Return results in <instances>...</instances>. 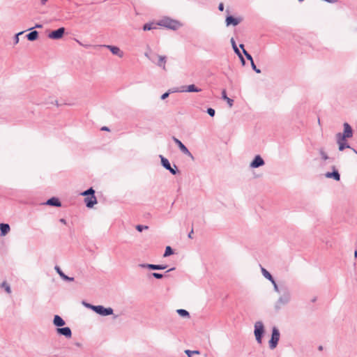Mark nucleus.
Masks as SVG:
<instances>
[{
  "label": "nucleus",
  "mask_w": 357,
  "mask_h": 357,
  "mask_svg": "<svg viewBox=\"0 0 357 357\" xmlns=\"http://www.w3.org/2000/svg\"><path fill=\"white\" fill-rule=\"evenodd\" d=\"M158 25L162 26L169 29L176 30L181 26V24L177 20H172L170 18H165L162 20L158 23Z\"/></svg>",
  "instance_id": "obj_1"
},
{
  "label": "nucleus",
  "mask_w": 357,
  "mask_h": 357,
  "mask_svg": "<svg viewBox=\"0 0 357 357\" xmlns=\"http://www.w3.org/2000/svg\"><path fill=\"white\" fill-rule=\"evenodd\" d=\"M344 131L342 133L338 132L336 134V137H340L341 141H346L347 139L351 138L353 136V129L351 126L347 122L343 124Z\"/></svg>",
  "instance_id": "obj_2"
},
{
  "label": "nucleus",
  "mask_w": 357,
  "mask_h": 357,
  "mask_svg": "<svg viewBox=\"0 0 357 357\" xmlns=\"http://www.w3.org/2000/svg\"><path fill=\"white\" fill-rule=\"evenodd\" d=\"M254 333L257 343L261 344L262 337L264 333V326L261 321H259L255 324Z\"/></svg>",
  "instance_id": "obj_3"
},
{
  "label": "nucleus",
  "mask_w": 357,
  "mask_h": 357,
  "mask_svg": "<svg viewBox=\"0 0 357 357\" xmlns=\"http://www.w3.org/2000/svg\"><path fill=\"white\" fill-rule=\"evenodd\" d=\"M280 333L278 328L275 326H273L272 328L271 337L268 342L269 347L271 349H274L275 348H276L280 340Z\"/></svg>",
  "instance_id": "obj_4"
},
{
  "label": "nucleus",
  "mask_w": 357,
  "mask_h": 357,
  "mask_svg": "<svg viewBox=\"0 0 357 357\" xmlns=\"http://www.w3.org/2000/svg\"><path fill=\"white\" fill-rule=\"evenodd\" d=\"M289 301H290V294H289V291H287V289H284L282 292V294L281 295V296L279 298V299L276 302V304H275L276 310H280L282 306L287 304Z\"/></svg>",
  "instance_id": "obj_5"
},
{
  "label": "nucleus",
  "mask_w": 357,
  "mask_h": 357,
  "mask_svg": "<svg viewBox=\"0 0 357 357\" xmlns=\"http://www.w3.org/2000/svg\"><path fill=\"white\" fill-rule=\"evenodd\" d=\"M173 141L175 142V144L178 146L180 151L185 155L190 157L192 160H194V156L190 153V151L188 150V149L181 142V140L177 139L175 137H172Z\"/></svg>",
  "instance_id": "obj_6"
},
{
  "label": "nucleus",
  "mask_w": 357,
  "mask_h": 357,
  "mask_svg": "<svg viewBox=\"0 0 357 357\" xmlns=\"http://www.w3.org/2000/svg\"><path fill=\"white\" fill-rule=\"evenodd\" d=\"M65 31H66V29L64 27H60L56 30H54V31H51L48 34V37L53 40L61 39L63 36Z\"/></svg>",
  "instance_id": "obj_7"
},
{
  "label": "nucleus",
  "mask_w": 357,
  "mask_h": 357,
  "mask_svg": "<svg viewBox=\"0 0 357 357\" xmlns=\"http://www.w3.org/2000/svg\"><path fill=\"white\" fill-rule=\"evenodd\" d=\"M139 266L142 268H147L151 270H164L167 266L162 264H140Z\"/></svg>",
  "instance_id": "obj_8"
},
{
  "label": "nucleus",
  "mask_w": 357,
  "mask_h": 357,
  "mask_svg": "<svg viewBox=\"0 0 357 357\" xmlns=\"http://www.w3.org/2000/svg\"><path fill=\"white\" fill-rule=\"evenodd\" d=\"M264 163V159L259 155H257L251 162L250 167L251 168H258L263 166Z\"/></svg>",
  "instance_id": "obj_9"
},
{
  "label": "nucleus",
  "mask_w": 357,
  "mask_h": 357,
  "mask_svg": "<svg viewBox=\"0 0 357 357\" xmlns=\"http://www.w3.org/2000/svg\"><path fill=\"white\" fill-rule=\"evenodd\" d=\"M242 21L241 17H234L231 15H228L226 17L225 22L227 26L233 25L237 26Z\"/></svg>",
  "instance_id": "obj_10"
},
{
  "label": "nucleus",
  "mask_w": 357,
  "mask_h": 357,
  "mask_svg": "<svg viewBox=\"0 0 357 357\" xmlns=\"http://www.w3.org/2000/svg\"><path fill=\"white\" fill-rule=\"evenodd\" d=\"M102 47L109 49L113 54L116 55L120 58H122L123 56V54H124L123 52L121 51L119 49V47H118L116 46L105 45H102Z\"/></svg>",
  "instance_id": "obj_11"
},
{
  "label": "nucleus",
  "mask_w": 357,
  "mask_h": 357,
  "mask_svg": "<svg viewBox=\"0 0 357 357\" xmlns=\"http://www.w3.org/2000/svg\"><path fill=\"white\" fill-rule=\"evenodd\" d=\"M56 332L60 335H63L67 338H70L72 336V331L69 327L57 328Z\"/></svg>",
  "instance_id": "obj_12"
},
{
  "label": "nucleus",
  "mask_w": 357,
  "mask_h": 357,
  "mask_svg": "<svg viewBox=\"0 0 357 357\" xmlns=\"http://www.w3.org/2000/svg\"><path fill=\"white\" fill-rule=\"evenodd\" d=\"M202 89L198 88L195 84H190L188 86H183L179 91L181 92H200Z\"/></svg>",
  "instance_id": "obj_13"
},
{
  "label": "nucleus",
  "mask_w": 357,
  "mask_h": 357,
  "mask_svg": "<svg viewBox=\"0 0 357 357\" xmlns=\"http://www.w3.org/2000/svg\"><path fill=\"white\" fill-rule=\"evenodd\" d=\"M84 202L86 204V207L92 208L97 203V199L96 197L95 196V194H93L91 196L85 197Z\"/></svg>",
  "instance_id": "obj_14"
},
{
  "label": "nucleus",
  "mask_w": 357,
  "mask_h": 357,
  "mask_svg": "<svg viewBox=\"0 0 357 357\" xmlns=\"http://www.w3.org/2000/svg\"><path fill=\"white\" fill-rule=\"evenodd\" d=\"M332 172H326L325 176L328 178H333L335 181H339L340 180V175L338 171L335 169V167H333Z\"/></svg>",
  "instance_id": "obj_15"
},
{
  "label": "nucleus",
  "mask_w": 357,
  "mask_h": 357,
  "mask_svg": "<svg viewBox=\"0 0 357 357\" xmlns=\"http://www.w3.org/2000/svg\"><path fill=\"white\" fill-rule=\"evenodd\" d=\"M54 269L55 271H56V273L59 275V276L63 280H66V281H69V282H73L74 281V278L73 277H69L68 275H66L62 271L61 269L60 268L59 266H55L54 267Z\"/></svg>",
  "instance_id": "obj_16"
},
{
  "label": "nucleus",
  "mask_w": 357,
  "mask_h": 357,
  "mask_svg": "<svg viewBox=\"0 0 357 357\" xmlns=\"http://www.w3.org/2000/svg\"><path fill=\"white\" fill-rule=\"evenodd\" d=\"M45 204H47V205H49V206H56V207H59L61 206V202L59 201V199L56 197H52L50 199H49L45 203Z\"/></svg>",
  "instance_id": "obj_17"
},
{
  "label": "nucleus",
  "mask_w": 357,
  "mask_h": 357,
  "mask_svg": "<svg viewBox=\"0 0 357 357\" xmlns=\"http://www.w3.org/2000/svg\"><path fill=\"white\" fill-rule=\"evenodd\" d=\"M10 225L6 223L0 224V235L2 236H6L10 231Z\"/></svg>",
  "instance_id": "obj_18"
},
{
  "label": "nucleus",
  "mask_w": 357,
  "mask_h": 357,
  "mask_svg": "<svg viewBox=\"0 0 357 357\" xmlns=\"http://www.w3.org/2000/svg\"><path fill=\"white\" fill-rule=\"evenodd\" d=\"M337 142L339 145V151H342L345 149H351L346 141H341L340 137H336Z\"/></svg>",
  "instance_id": "obj_19"
},
{
  "label": "nucleus",
  "mask_w": 357,
  "mask_h": 357,
  "mask_svg": "<svg viewBox=\"0 0 357 357\" xmlns=\"http://www.w3.org/2000/svg\"><path fill=\"white\" fill-rule=\"evenodd\" d=\"M54 324L57 327H61L65 325V321L59 315L56 314L53 320Z\"/></svg>",
  "instance_id": "obj_20"
},
{
  "label": "nucleus",
  "mask_w": 357,
  "mask_h": 357,
  "mask_svg": "<svg viewBox=\"0 0 357 357\" xmlns=\"http://www.w3.org/2000/svg\"><path fill=\"white\" fill-rule=\"evenodd\" d=\"M158 61L156 63V65L160 68H162L163 70H165V64L167 61V57L165 56H158Z\"/></svg>",
  "instance_id": "obj_21"
},
{
  "label": "nucleus",
  "mask_w": 357,
  "mask_h": 357,
  "mask_svg": "<svg viewBox=\"0 0 357 357\" xmlns=\"http://www.w3.org/2000/svg\"><path fill=\"white\" fill-rule=\"evenodd\" d=\"M28 40L34 41L38 38V32L37 31H32L26 36Z\"/></svg>",
  "instance_id": "obj_22"
},
{
  "label": "nucleus",
  "mask_w": 357,
  "mask_h": 357,
  "mask_svg": "<svg viewBox=\"0 0 357 357\" xmlns=\"http://www.w3.org/2000/svg\"><path fill=\"white\" fill-rule=\"evenodd\" d=\"M160 160H161V165H162V166L165 169H166L167 170V169H170L171 164H170L169 161L168 160V159H167L166 158H165L162 155H160Z\"/></svg>",
  "instance_id": "obj_23"
},
{
  "label": "nucleus",
  "mask_w": 357,
  "mask_h": 357,
  "mask_svg": "<svg viewBox=\"0 0 357 357\" xmlns=\"http://www.w3.org/2000/svg\"><path fill=\"white\" fill-rule=\"evenodd\" d=\"M96 309V312H114L112 307H104L102 305H97Z\"/></svg>",
  "instance_id": "obj_24"
},
{
  "label": "nucleus",
  "mask_w": 357,
  "mask_h": 357,
  "mask_svg": "<svg viewBox=\"0 0 357 357\" xmlns=\"http://www.w3.org/2000/svg\"><path fill=\"white\" fill-rule=\"evenodd\" d=\"M222 98L227 101L229 107L233 105L234 100L227 97L225 89H223L222 91Z\"/></svg>",
  "instance_id": "obj_25"
},
{
  "label": "nucleus",
  "mask_w": 357,
  "mask_h": 357,
  "mask_svg": "<svg viewBox=\"0 0 357 357\" xmlns=\"http://www.w3.org/2000/svg\"><path fill=\"white\" fill-rule=\"evenodd\" d=\"M239 47L243 50V53L244 54L247 59L249 60L250 63H252V61H253L252 56L244 49V45L240 44Z\"/></svg>",
  "instance_id": "obj_26"
},
{
  "label": "nucleus",
  "mask_w": 357,
  "mask_h": 357,
  "mask_svg": "<svg viewBox=\"0 0 357 357\" xmlns=\"http://www.w3.org/2000/svg\"><path fill=\"white\" fill-rule=\"evenodd\" d=\"M261 273L263 274V275L268 280H273V276L272 275L266 270L264 268L261 267Z\"/></svg>",
  "instance_id": "obj_27"
},
{
  "label": "nucleus",
  "mask_w": 357,
  "mask_h": 357,
  "mask_svg": "<svg viewBox=\"0 0 357 357\" xmlns=\"http://www.w3.org/2000/svg\"><path fill=\"white\" fill-rule=\"evenodd\" d=\"M231 45H232V48L234 50V52L237 54V55H240V50L238 48L237 45H236V43L234 40V39L233 38H231Z\"/></svg>",
  "instance_id": "obj_28"
},
{
  "label": "nucleus",
  "mask_w": 357,
  "mask_h": 357,
  "mask_svg": "<svg viewBox=\"0 0 357 357\" xmlns=\"http://www.w3.org/2000/svg\"><path fill=\"white\" fill-rule=\"evenodd\" d=\"M93 194H95V190L93 189V188H89L88 190L82 192L81 193V195L86 197L91 196Z\"/></svg>",
  "instance_id": "obj_29"
},
{
  "label": "nucleus",
  "mask_w": 357,
  "mask_h": 357,
  "mask_svg": "<svg viewBox=\"0 0 357 357\" xmlns=\"http://www.w3.org/2000/svg\"><path fill=\"white\" fill-rule=\"evenodd\" d=\"M319 154L321 157V159L324 160H330L331 162L333 160L332 158H329L326 153L324 151L323 149L319 150Z\"/></svg>",
  "instance_id": "obj_30"
},
{
  "label": "nucleus",
  "mask_w": 357,
  "mask_h": 357,
  "mask_svg": "<svg viewBox=\"0 0 357 357\" xmlns=\"http://www.w3.org/2000/svg\"><path fill=\"white\" fill-rule=\"evenodd\" d=\"M174 254V250L170 246H167L163 257H166Z\"/></svg>",
  "instance_id": "obj_31"
},
{
  "label": "nucleus",
  "mask_w": 357,
  "mask_h": 357,
  "mask_svg": "<svg viewBox=\"0 0 357 357\" xmlns=\"http://www.w3.org/2000/svg\"><path fill=\"white\" fill-rule=\"evenodd\" d=\"M185 354L188 356V357H192L193 354H199L200 352L198 350H185Z\"/></svg>",
  "instance_id": "obj_32"
},
{
  "label": "nucleus",
  "mask_w": 357,
  "mask_h": 357,
  "mask_svg": "<svg viewBox=\"0 0 357 357\" xmlns=\"http://www.w3.org/2000/svg\"><path fill=\"white\" fill-rule=\"evenodd\" d=\"M82 303L83 305H84L87 308L91 309V310H93L95 312H96L97 310L96 309V307H97V305H91L90 303H86L84 301H83L82 302Z\"/></svg>",
  "instance_id": "obj_33"
},
{
  "label": "nucleus",
  "mask_w": 357,
  "mask_h": 357,
  "mask_svg": "<svg viewBox=\"0 0 357 357\" xmlns=\"http://www.w3.org/2000/svg\"><path fill=\"white\" fill-rule=\"evenodd\" d=\"M1 287L3 288L8 294L11 292L10 287L6 282H3L1 284Z\"/></svg>",
  "instance_id": "obj_34"
},
{
  "label": "nucleus",
  "mask_w": 357,
  "mask_h": 357,
  "mask_svg": "<svg viewBox=\"0 0 357 357\" xmlns=\"http://www.w3.org/2000/svg\"><path fill=\"white\" fill-rule=\"evenodd\" d=\"M153 29H155V26H153V23H146L143 26L144 31H150Z\"/></svg>",
  "instance_id": "obj_35"
},
{
  "label": "nucleus",
  "mask_w": 357,
  "mask_h": 357,
  "mask_svg": "<svg viewBox=\"0 0 357 357\" xmlns=\"http://www.w3.org/2000/svg\"><path fill=\"white\" fill-rule=\"evenodd\" d=\"M151 276H152L156 279H162L164 277V275L162 273H152L149 275V278Z\"/></svg>",
  "instance_id": "obj_36"
},
{
  "label": "nucleus",
  "mask_w": 357,
  "mask_h": 357,
  "mask_svg": "<svg viewBox=\"0 0 357 357\" xmlns=\"http://www.w3.org/2000/svg\"><path fill=\"white\" fill-rule=\"evenodd\" d=\"M171 174L173 175L176 174L178 172V167L176 165H174L173 167H170V169H168Z\"/></svg>",
  "instance_id": "obj_37"
},
{
  "label": "nucleus",
  "mask_w": 357,
  "mask_h": 357,
  "mask_svg": "<svg viewBox=\"0 0 357 357\" xmlns=\"http://www.w3.org/2000/svg\"><path fill=\"white\" fill-rule=\"evenodd\" d=\"M148 229H149V227L146 225H138L136 226V229L139 232H142L143 230Z\"/></svg>",
  "instance_id": "obj_38"
},
{
  "label": "nucleus",
  "mask_w": 357,
  "mask_h": 357,
  "mask_svg": "<svg viewBox=\"0 0 357 357\" xmlns=\"http://www.w3.org/2000/svg\"><path fill=\"white\" fill-rule=\"evenodd\" d=\"M206 112H207V113H208V114L210 116H211V117L214 116H215V109H213V108H211V107L207 109Z\"/></svg>",
  "instance_id": "obj_39"
},
{
  "label": "nucleus",
  "mask_w": 357,
  "mask_h": 357,
  "mask_svg": "<svg viewBox=\"0 0 357 357\" xmlns=\"http://www.w3.org/2000/svg\"><path fill=\"white\" fill-rule=\"evenodd\" d=\"M251 63V67H252L253 70H255L257 73H261L260 69L257 68L256 65L254 63V61H252V63Z\"/></svg>",
  "instance_id": "obj_40"
},
{
  "label": "nucleus",
  "mask_w": 357,
  "mask_h": 357,
  "mask_svg": "<svg viewBox=\"0 0 357 357\" xmlns=\"http://www.w3.org/2000/svg\"><path fill=\"white\" fill-rule=\"evenodd\" d=\"M24 31L19 32L15 35L14 37V43L17 44L19 43V36L22 34Z\"/></svg>",
  "instance_id": "obj_41"
},
{
  "label": "nucleus",
  "mask_w": 357,
  "mask_h": 357,
  "mask_svg": "<svg viewBox=\"0 0 357 357\" xmlns=\"http://www.w3.org/2000/svg\"><path fill=\"white\" fill-rule=\"evenodd\" d=\"M150 53H151V50H149V52H146L144 53V55L146 57H147L150 61H151L152 62L155 63V61L153 59V58L150 55Z\"/></svg>",
  "instance_id": "obj_42"
},
{
  "label": "nucleus",
  "mask_w": 357,
  "mask_h": 357,
  "mask_svg": "<svg viewBox=\"0 0 357 357\" xmlns=\"http://www.w3.org/2000/svg\"><path fill=\"white\" fill-rule=\"evenodd\" d=\"M238 56L239 57L242 65L245 66V61L243 56H242L241 53H240V55H238Z\"/></svg>",
  "instance_id": "obj_43"
},
{
  "label": "nucleus",
  "mask_w": 357,
  "mask_h": 357,
  "mask_svg": "<svg viewBox=\"0 0 357 357\" xmlns=\"http://www.w3.org/2000/svg\"><path fill=\"white\" fill-rule=\"evenodd\" d=\"M169 93H170L169 92H165V93H163V94L161 96V99H162V100H165V99H166V98L169 96Z\"/></svg>",
  "instance_id": "obj_44"
},
{
  "label": "nucleus",
  "mask_w": 357,
  "mask_h": 357,
  "mask_svg": "<svg viewBox=\"0 0 357 357\" xmlns=\"http://www.w3.org/2000/svg\"><path fill=\"white\" fill-rule=\"evenodd\" d=\"M218 10L220 11H223L224 10V4L223 3H220L218 6Z\"/></svg>",
  "instance_id": "obj_45"
},
{
  "label": "nucleus",
  "mask_w": 357,
  "mask_h": 357,
  "mask_svg": "<svg viewBox=\"0 0 357 357\" xmlns=\"http://www.w3.org/2000/svg\"><path fill=\"white\" fill-rule=\"evenodd\" d=\"M193 233H194L193 228H192L191 231L189 232L188 236L189 238L192 239L193 238L192 237Z\"/></svg>",
  "instance_id": "obj_46"
},
{
  "label": "nucleus",
  "mask_w": 357,
  "mask_h": 357,
  "mask_svg": "<svg viewBox=\"0 0 357 357\" xmlns=\"http://www.w3.org/2000/svg\"><path fill=\"white\" fill-rule=\"evenodd\" d=\"M273 287H274V290H275L276 292H278V293H280V289H279V288H278V286L277 283H276V284H275Z\"/></svg>",
  "instance_id": "obj_47"
},
{
  "label": "nucleus",
  "mask_w": 357,
  "mask_h": 357,
  "mask_svg": "<svg viewBox=\"0 0 357 357\" xmlns=\"http://www.w3.org/2000/svg\"><path fill=\"white\" fill-rule=\"evenodd\" d=\"M176 312H181V313H183V312H188L186 310H184V309H178L176 310Z\"/></svg>",
  "instance_id": "obj_48"
},
{
  "label": "nucleus",
  "mask_w": 357,
  "mask_h": 357,
  "mask_svg": "<svg viewBox=\"0 0 357 357\" xmlns=\"http://www.w3.org/2000/svg\"><path fill=\"white\" fill-rule=\"evenodd\" d=\"M42 26H42V24H36L35 25L34 28H42ZM33 29V27H32V28H29L28 30H31V29Z\"/></svg>",
  "instance_id": "obj_49"
},
{
  "label": "nucleus",
  "mask_w": 357,
  "mask_h": 357,
  "mask_svg": "<svg viewBox=\"0 0 357 357\" xmlns=\"http://www.w3.org/2000/svg\"><path fill=\"white\" fill-rule=\"evenodd\" d=\"M183 318H190V314H179Z\"/></svg>",
  "instance_id": "obj_50"
},
{
  "label": "nucleus",
  "mask_w": 357,
  "mask_h": 357,
  "mask_svg": "<svg viewBox=\"0 0 357 357\" xmlns=\"http://www.w3.org/2000/svg\"><path fill=\"white\" fill-rule=\"evenodd\" d=\"M60 222L63 223V224H66V220L64 219V218H61L59 220Z\"/></svg>",
  "instance_id": "obj_51"
},
{
  "label": "nucleus",
  "mask_w": 357,
  "mask_h": 357,
  "mask_svg": "<svg viewBox=\"0 0 357 357\" xmlns=\"http://www.w3.org/2000/svg\"><path fill=\"white\" fill-rule=\"evenodd\" d=\"M102 130H106V131H109V129L108 127H106V126H103L102 128H101Z\"/></svg>",
  "instance_id": "obj_52"
},
{
  "label": "nucleus",
  "mask_w": 357,
  "mask_h": 357,
  "mask_svg": "<svg viewBox=\"0 0 357 357\" xmlns=\"http://www.w3.org/2000/svg\"><path fill=\"white\" fill-rule=\"evenodd\" d=\"M269 281L271 282V283L273 284V286H274L275 284H276V282H275V280H274L273 278L272 280H269Z\"/></svg>",
  "instance_id": "obj_53"
},
{
  "label": "nucleus",
  "mask_w": 357,
  "mask_h": 357,
  "mask_svg": "<svg viewBox=\"0 0 357 357\" xmlns=\"http://www.w3.org/2000/svg\"><path fill=\"white\" fill-rule=\"evenodd\" d=\"M174 269H175V268H170V269L167 270V271H166V273H168V272H169V271H173V270H174Z\"/></svg>",
  "instance_id": "obj_54"
},
{
  "label": "nucleus",
  "mask_w": 357,
  "mask_h": 357,
  "mask_svg": "<svg viewBox=\"0 0 357 357\" xmlns=\"http://www.w3.org/2000/svg\"><path fill=\"white\" fill-rule=\"evenodd\" d=\"M47 0H41V3L45 4Z\"/></svg>",
  "instance_id": "obj_55"
},
{
  "label": "nucleus",
  "mask_w": 357,
  "mask_h": 357,
  "mask_svg": "<svg viewBox=\"0 0 357 357\" xmlns=\"http://www.w3.org/2000/svg\"><path fill=\"white\" fill-rule=\"evenodd\" d=\"M354 257H355V258L357 257V250H356L354 251Z\"/></svg>",
  "instance_id": "obj_56"
},
{
  "label": "nucleus",
  "mask_w": 357,
  "mask_h": 357,
  "mask_svg": "<svg viewBox=\"0 0 357 357\" xmlns=\"http://www.w3.org/2000/svg\"><path fill=\"white\" fill-rule=\"evenodd\" d=\"M101 315H103V316H107V315H109L110 314H106V313H104V314H100ZM113 315H114V314H112Z\"/></svg>",
  "instance_id": "obj_57"
},
{
  "label": "nucleus",
  "mask_w": 357,
  "mask_h": 357,
  "mask_svg": "<svg viewBox=\"0 0 357 357\" xmlns=\"http://www.w3.org/2000/svg\"><path fill=\"white\" fill-rule=\"evenodd\" d=\"M318 349H319V351H321L323 349V347L322 346H319Z\"/></svg>",
  "instance_id": "obj_58"
},
{
  "label": "nucleus",
  "mask_w": 357,
  "mask_h": 357,
  "mask_svg": "<svg viewBox=\"0 0 357 357\" xmlns=\"http://www.w3.org/2000/svg\"><path fill=\"white\" fill-rule=\"evenodd\" d=\"M352 150L354 151V153H356L357 154V151L354 149H352Z\"/></svg>",
  "instance_id": "obj_59"
},
{
  "label": "nucleus",
  "mask_w": 357,
  "mask_h": 357,
  "mask_svg": "<svg viewBox=\"0 0 357 357\" xmlns=\"http://www.w3.org/2000/svg\"><path fill=\"white\" fill-rule=\"evenodd\" d=\"M299 2H302L304 0H298Z\"/></svg>",
  "instance_id": "obj_60"
}]
</instances>
